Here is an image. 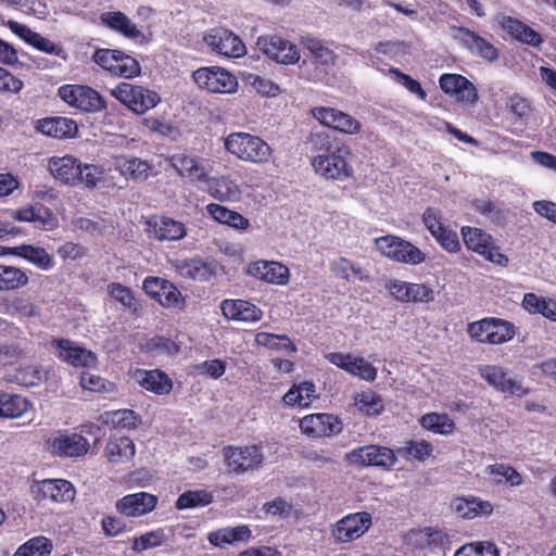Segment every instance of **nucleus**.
<instances>
[{"mask_svg":"<svg viewBox=\"0 0 556 556\" xmlns=\"http://www.w3.org/2000/svg\"><path fill=\"white\" fill-rule=\"evenodd\" d=\"M354 404L361 413L368 416H377L383 410L381 396L372 391L356 394Z\"/></svg>","mask_w":556,"mask_h":556,"instance_id":"obj_52","label":"nucleus"},{"mask_svg":"<svg viewBox=\"0 0 556 556\" xmlns=\"http://www.w3.org/2000/svg\"><path fill=\"white\" fill-rule=\"evenodd\" d=\"M445 538L444 532L433 528L414 529L406 535L407 542L416 548L439 546Z\"/></svg>","mask_w":556,"mask_h":556,"instance_id":"obj_42","label":"nucleus"},{"mask_svg":"<svg viewBox=\"0 0 556 556\" xmlns=\"http://www.w3.org/2000/svg\"><path fill=\"white\" fill-rule=\"evenodd\" d=\"M300 429L303 434L311 438H326L341 432L340 420L330 414H311L300 420Z\"/></svg>","mask_w":556,"mask_h":556,"instance_id":"obj_18","label":"nucleus"},{"mask_svg":"<svg viewBox=\"0 0 556 556\" xmlns=\"http://www.w3.org/2000/svg\"><path fill=\"white\" fill-rule=\"evenodd\" d=\"M420 424L425 429L442 435H448L455 430V422L446 414H426L420 418Z\"/></svg>","mask_w":556,"mask_h":556,"instance_id":"obj_47","label":"nucleus"},{"mask_svg":"<svg viewBox=\"0 0 556 556\" xmlns=\"http://www.w3.org/2000/svg\"><path fill=\"white\" fill-rule=\"evenodd\" d=\"M220 309L225 318L244 323L258 321L263 312L255 304L245 300H224Z\"/></svg>","mask_w":556,"mask_h":556,"instance_id":"obj_28","label":"nucleus"},{"mask_svg":"<svg viewBox=\"0 0 556 556\" xmlns=\"http://www.w3.org/2000/svg\"><path fill=\"white\" fill-rule=\"evenodd\" d=\"M225 149L239 160L264 165L273 157L271 147L261 137L249 132H232L225 140Z\"/></svg>","mask_w":556,"mask_h":556,"instance_id":"obj_1","label":"nucleus"},{"mask_svg":"<svg viewBox=\"0 0 556 556\" xmlns=\"http://www.w3.org/2000/svg\"><path fill=\"white\" fill-rule=\"evenodd\" d=\"M388 72L394 83L404 87L408 92L416 96L418 99L426 100L427 92L418 80L414 79L412 76L405 73H402L399 68L395 67H390Z\"/></svg>","mask_w":556,"mask_h":556,"instance_id":"obj_57","label":"nucleus"},{"mask_svg":"<svg viewBox=\"0 0 556 556\" xmlns=\"http://www.w3.org/2000/svg\"><path fill=\"white\" fill-rule=\"evenodd\" d=\"M113 165L122 176L134 181L147 180L152 169L147 161L129 155L115 156Z\"/></svg>","mask_w":556,"mask_h":556,"instance_id":"obj_30","label":"nucleus"},{"mask_svg":"<svg viewBox=\"0 0 556 556\" xmlns=\"http://www.w3.org/2000/svg\"><path fill=\"white\" fill-rule=\"evenodd\" d=\"M454 556H500V551L493 542L477 541L464 544Z\"/></svg>","mask_w":556,"mask_h":556,"instance_id":"obj_54","label":"nucleus"},{"mask_svg":"<svg viewBox=\"0 0 556 556\" xmlns=\"http://www.w3.org/2000/svg\"><path fill=\"white\" fill-rule=\"evenodd\" d=\"M157 496L148 492L128 494L116 502L118 513L127 517H140L151 513L157 504Z\"/></svg>","mask_w":556,"mask_h":556,"instance_id":"obj_26","label":"nucleus"},{"mask_svg":"<svg viewBox=\"0 0 556 556\" xmlns=\"http://www.w3.org/2000/svg\"><path fill=\"white\" fill-rule=\"evenodd\" d=\"M146 348L150 352L159 354L173 355L178 352L179 346L169 338L155 336L149 339L146 343Z\"/></svg>","mask_w":556,"mask_h":556,"instance_id":"obj_64","label":"nucleus"},{"mask_svg":"<svg viewBox=\"0 0 556 556\" xmlns=\"http://www.w3.org/2000/svg\"><path fill=\"white\" fill-rule=\"evenodd\" d=\"M480 376L495 390L509 395L522 396L528 390L522 378L508 368L497 365H483L478 369Z\"/></svg>","mask_w":556,"mask_h":556,"instance_id":"obj_5","label":"nucleus"},{"mask_svg":"<svg viewBox=\"0 0 556 556\" xmlns=\"http://www.w3.org/2000/svg\"><path fill=\"white\" fill-rule=\"evenodd\" d=\"M31 408L28 400L18 394L0 392V417L18 418Z\"/></svg>","mask_w":556,"mask_h":556,"instance_id":"obj_39","label":"nucleus"},{"mask_svg":"<svg viewBox=\"0 0 556 556\" xmlns=\"http://www.w3.org/2000/svg\"><path fill=\"white\" fill-rule=\"evenodd\" d=\"M53 549L50 539L38 535L22 544L13 556H49Z\"/></svg>","mask_w":556,"mask_h":556,"instance_id":"obj_48","label":"nucleus"},{"mask_svg":"<svg viewBox=\"0 0 556 556\" xmlns=\"http://www.w3.org/2000/svg\"><path fill=\"white\" fill-rule=\"evenodd\" d=\"M47 445L59 457H79L89 450L88 440L80 433L59 430L49 435Z\"/></svg>","mask_w":556,"mask_h":556,"instance_id":"obj_12","label":"nucleus"},{"mask_svg":"<svg viewBox=\"0 0 556 556\" xmlns=\"http://www.w3.org/2000/svg\"><path fill=\"white\" fill-rule=\"evenodd\" d=\"M111 94L137 114H143L161 101L160 96L146 87L122 83Z\"/></svg>","mask_w":556,"mask_h":556,"instance_id":"obj_4","label":"nucleus"},{"mask_svg":"<svg viewBox=\"0 0 556 556\" xmlns=\"http://www.w3.org/2000/svg\"><path fill=\"white\" fill-rule=\"evenodd\" d=\"M371 525V515L367 511L349 514L332 526L331 536L336 543L352 542L364 535Z\"/></svg>","mask_w":556,"mask_h":556,"instance_id":"obj_10","label":"nucleus"},{"mask_svg":"<svg viewBox=\"0 0 556 556\" xmlns=\"http://www.w3.org/2000/svg\"><path fill=\"white\" fill-rule=\"evenodd\" d=\"M454 509L463 518L472 519L491 515L493 505L490 501H484L477 496H469L457 498L454 502Z\"/></svg>","mask_w":556,"mask_h":556,"instance_id":"obj_37","label":"nucleus"},{"mask_svg":"<svg viewBox=\"0 0 556 556\" xmlns=\"http://www.w3.org/2000/svg\"><path fill=\"white\" fill-rule=\"evenodd\" d=\"M149 225L150 233L160 241H176L182 239L187 235L186 226L181 222L169 217H161Z\"/></svg>","mask_w":556,"mask_h":556,"instance_id":"obj_35","label":"nucleus"},{"mask_svg":"<svg viewBox=\"0 0 556 556\" xmlns=\"http://www.w3.org/2000/svg\"><path fill=\"white\" fill-rule=\"evenodd\" d=\"M247 274L267 283L286 286L289 282L290 271L287 266L275 261L258 260L247 267Z\"/></svg>","mask_w":556,"mask_h":556,"instance_id":"obj_19","label":"nucleus"},{"mask_svg":"<svg viewBox=\"0 0 556 556\" xmlns=\"http://www.w3.org/2000/svg\"><path fill=\"white\" fill-rule=\"evenodd\" d=\"M204 190L220 202H238L242 198V188L228 175L207 176Z\"/></svg>","mask_w":556,"mask_h":556,"instance_id":"obj_23","label":"nucleus"},{"mask_svg":"<svg viewBox=\"0 0 556 556\" xmlns=\"http://www.w3.org/2000/svg\"><path fill=\"white\" fill-rule=\"evenodd\" d=\"M58 94L68 105L85 112H99L104 108L101 96L88 86L63 85Z\"/></svg>","mask_w":556,"mask_h":556,"instance_id":"obj_13","label":"nucleus"},{"mask_svg":"<svg viewBox=\"0 0 556 556\" xmlns=\"http://www.w3.org/2000/svg\"><path fill=\"white\" fill-rule=\"evenodd\" d=\"M8 313L18 318H38L41 316V307L30 296H14L8 303Z\"/></svg>","mask_w":556,"mask_h":556,"instance_id":"obj_44","label":"nucleus"},{"mask_svg":"<svg viewBox=\"0 0 556 556\" xmlns=\"http://www.w3.org/2000/svg\"><path fill=\"white\" fill-rule=\"evenodd\" d=\"M170 267L181 277L194 281H208L215 274L218 264L201 257L175 258L169 261Z\"/></svg>","mask_w":556,"mask_h":556,"instance_id":"obj_16","label":"nucleus"},{"mask_svg":"<svg viewBox=\"0 0 556 556\" xmlns=\"http://www.w3.org/2000/svg\"><path fill=\"white\" fill-rule=\"evenodd\" d=\"M135 378L144 390L155 394H167L173 388L170 378L160 369L137 370Z\"/></svg>","mask_w":556,"mask_h":556,"instance_id":"obj_32","label":"nucleus"},{"mask_svg":"<svg viewBox=\"0 0 556 556\" xmlns=\"http://www.w3.org/2000/svg\"><path fill=\"white\" fill-rule=\"evenodd\" d=\"M484 472L491 477L496 485L507 484L511 488L520 486L523 483L522 475L513 466L505 463H495L485 467Z\"/></svg>","mask_w":556,"mask_h":556,"instance_id":"obj_38","label":"nucleus"},{"mask_svg":"<svg viewBox=\"0 0 556 556\" xmlns=\"http://www.w3.org/2000/svg\"><path fill=\"white\" fill-rule=\"evenodd\" d=\"M303 46L309 51L314 61L321 65L333 64L336 55L319 39L306 36L302 38Z\"/></svg>","mask_w":556,"mask_h":556,"instance_id":"obj_53","label":"nucleus"},{"mask_svg":"<svg viewBox=\"0 0 556 556\" xmlns=\"http://www.w3.org/2000/svg\"><path fill=\"white\" fill-rule=\"evenodd\" d=\"M327 359L334 366L366 381H374L377 369L364 357H355L349 353H329Z\"/></svg>","mask_w":556,"mask_h":556,"instance_id":"obj_21","label":"nucleus"},{"mask_svg":"<svg viewBox=\"0 0 556 556\" xmlns=\"http://www.w3.org/2000/svg\"><path fill=\"white\" fill-rule=\"evenodd\" d=\"M255 341L258 345H263L274 350H295L290 339L283 334L258 332L255 336Z\"/></svg>","mask_w":556,"mask_h":556,"instance_id":"obj_58","label":"nucleus"},{"mask_svg":"<svg viewBox=\"0 0 556 556\" xmlns=\"http://www.w3.org/2000/svg\"><path fill=\"white\" fill-rule=\"evenodd\" d=\"M140 71V64L136 59L123 53L122 51L118 52L114 75L131 78L139 75Z\"/></svg>","mask_w":556,"mask_h":556,"instance_id":"obj_60","label":"nucleus"},{"mask_svg":"<svg viewBox=\"0 0 556 556\" xmlns=\"http://www.w3.org/2000/svg\"><path fill=\"white\" fill-rule=\"evenodd\" d=\"M331 270L339 277L343 279H350L351 277L357 278L359 280L364 279L363 270L361 267L355 266L353 263L348 261L346 258H339L331 263Z\"/></svg>","mask_w":556,"mask_h":556,"instance_id":"obj_63","label":"nucleus"},{"mask_svg":"<svg viewBox=\"0 0 556 556\" xmlns=\"http://www.w3.org/2000/svg\"><path fill=\"white\" fill-rule=\"evenodd\" d=\"M51 348L61 361L74 367L89 368L97 364V356L93 352L68 339H53Z\"/></svg>","mask_w":556,"mask_h":556,"instance_id":"obj_15","label":"nucleus"},{"mask_svg":"<svg viewBox=\"0 0 556 556\" xmlns=\"http://www.w3.org/2000/svg\"><path fill=\"white\" fill-rule=\"evenodd\" d=\"M136 453L135 444L128 437H111L105 445L104 455L110 463L129 462Z\"/></svg>","mask_w":556,"mask_h":556,"instance_id":"obj_34","label":"nucleus"},{"mask_svg":"<svg viewBox=\"0 0 556 556\" xmlns=\"http://www.w3.org/2000/svg\"><path fill=\"white\" fill-rule=\"evenodd\" d=\"M29 277L23 269L0 264V291H14L27 286Z\"/></svg>","mask_w":556,"mask_h":556,"instance_id":"obj_43","label":"nucleus"},{"mask_svg":"<svg viewBox=\"0 0 556 556\" xmlns=\"http://www.w3.org/2000/svg\"><path fill=\"white\" fill-rule=\"evenodd\" d=\"M166 540L167 536L163 529L152 530L134 538L131 549L136 553H141L146 549L161 546Z\"/></svg>","mask_w":556,"mask_h":556,"instance_id":"obj_56","label":"nucleus"},{"mask_svg":"<svg viewBox=\"0 0 556 556\" xmlns=\"http://www.w3.org/2000/svg\"><path fill=\"white\" fill-rule=\"evenodd\" d=\"M20 257L43 271L54 267L53 256L45 248L38 245L22 244Z\"/></svg>","mask_w":556,"mask_h":556,"instance_id":"obj_45","label":"nucleus"},{"mask_svg":"<svg viewBox=\"0 0 556 556\" xmlns=\"http://www.w3.org/2000/svg\"><path fill=\"white\" fill-rule=\"evenodd\" d=\"M224 457L227 467L235 473H244L258 469L264 462L262 447L258 445L226 446Z\"/></svg>","mask_w":556,"mask_h":556,"instance_id":"obj_8","label":"nucleus"},{"mask_svg":"<svg viewBox=\"0 0 556 556\" xmlns=\"http://www.w3.org/2000/svg\"><path fill=\"white\" fill-rule=\"evenodd\" d=\"M312 115L324 126L343 134L354 135L361 130V123L356 118L333 108H314Z\"/></svg>","mask_w":556,"mask_h":556,"instance_id":"obj_17","label":"nucleus"},{"mask_svg":"<svg viewBox=\"0 0 556 556\" xmlns=\"http://www.w3.org/2000/svg\"><path fill=\"white\" fill-rule=\"evenodd\" d=\"M36 129L46 136L58 139L73 138L78 131L76 122L63 116L39 119Z\"/></svg>","mask_w":556,"mask_h":556,"instance_id":"obj_31","label":"nucleus"},{"mask_svg":"<svg viewBox=\"0 0 556 556\" xmlns=\"http://www.w3.org/2000/svg\"><path fill=\"white\" fill-rule=\"evenodd\" d=\"M492 330L486 333V344H502L511 340L515 336L514 325L509 321L490 317Z\"/></svg>","mask_w":556,"mask_h":556,"instance_id":"obj_51","label":"nucleus"},{"mask_svg":"<svg viewBox=\"0 0 556 556\" xmlns=\"http://www.w3.org/2000/svg\"><path fill=\"white\" fill-rule=\"evenodd\" d=\"M105 422L116 428L131 429L136 427L138 417L134 410L118 409L108 413Z\"/></svg>","mask_w":556,"mask_h":556,"instance_id":"obj_59","label":"nucleus"},{"mask_svg":"<svg viewBox=\"0 0 556 556\" xmlns=\"http://www.w3.org/2000/svg\"><path fill=\"white\" fill-rule=\"evenodd\" d=\"M170 163L181 177L192 182H204L208 176L203 162L197 156L178 153L170 157Z\"/></svg>","mask_w":556,"mask_h":556,"instance_id":"obj_29","label":"nucleus"},{"mask_svg":"<svg viewBox=\"0 0 556 556\" xmlns=\"http://www.w3.org/2000/svg\"><path fill=\"white\" fill-rule=\"evenodd\" d=\"M12 217L18 222L37 223L42 226L50 225L54 219L52 212L42 205L18 208L12 213Z\"/></svg>","mask_w":556,"mask_h":556,"instance_id":"obj_46","label":"nucleus"},{"mask_svg":"<svg viewBox=\"0 0 556 556\" xmlns=\"http://www.w3.org/2000/svg\"><path fill=\"white\" fill-rule=\"evenodd\" d=\"M496 23L518 42L533 48H539L544 42L543 37L536 30L516 17L498 14L496 16Z\"/></svg>","mask_w":556,"mask_h":556,"instance_id":"obj_20","label":"nucleus"},{"mask_svg":"<svg viewBox=\"0 0 556 556\" xmlns=\"http://www.w3.org/2000/svg\"><path fill=\"white\" fill-rule=\"evenodd\" d=\"M206 43L217 53L227 58H240L245 53V46L233 33L219 28L205 37Z\"/></svg>","mask_w":556,"mask_h":556,"instance_id":"obj_22","label":"nucleus"},{"mask_svg":"<svg viewBox=\"0 0 556 556\" xmlns=\"http://www.w3.org/2000/svg\"><path fill=\"white\" fill-rule=\"evenodd\" d=\"M432 451V445L426 440H410L397 450V454L406 459L414 458L424 462Z\"/></svg>","mask_w":556,"mask_h":556,"instance_id":"obj_55","label":"nucleus"},{"mask_svg":"<svg viewBox=\"0 0 556 556\" xmlns=\"http://www.w3.org/2000/svg\"><path fill=\"white\" fill-rule=\"evenodd\" d=\"M100 20L106 27L122 34L128 39H139L143 37V34L137 25L123 12H104L101 14Z\"/></svg>","mask_w":556,"mask_h":556,"instance_id":"obj_33","label":"nucleus"},{"mask_svg":"<svg viewBox=\"0 0 556 556\" xmlns=\"http://www.w3.org/2000/svg\"><path fill=\"white\" fill-rule=\"evenodd\" d=\"M462 236L465 245L469 250L482 255L485 260L501 266H505L508 263L507 256L501 253L500 249L493 244L492 237L485 231L466 226L462 228Z\"/></svg>","mask_w":556,"mask_h":556,"instance_id":"obj_11","label":"nucleus"},{"mask_svg":"<svg viewBox=\"0 0 556 556\" xmlns=\"http://www.w3.org/2000/svg\"><path fill=\"white\" fill-rule=\"evenodd\" d=\"M80 161L73 155L52 156L48 161V170L65 185L76 186L80 174Z\"/></svg>","mask_w":556,"mask_h":556,"instance_id":"obj_27","label":"nucleus"},{"mask_svg":"<svg viewBox=\"0 0 556 556\" xmlns=\"http://www.w3.org/2000/svg\"><path fill=\"white\" fill-rule=\"evenodd\" d=\"M348 463L361 467L391 468L396 463L395 452L387 446L364 445L350 451L345 456Z\"/></svg>","mask_w":556,"mask_h":556,"instance_id":"obj_7","label":"nucleus"},{"mask_svg":"<svg viewBox=\"0 0 556 556\" xmlns=\"http://www.w3.org/2000/svg\"><path fill=\"white\" fill-rule=\"evenodd\" d=\"M316 397V388L313 382L304 381L294 384L282 397L287 406L307 407Z\"/></svg>","mask_w":556,"mask_h":556,"instance_id":"obj_41","label":"nucleus"},{"mask_svg":"<svg viewBox=\"0 0 556 556\" xmlns=\"http://www.w3.org/2000/svg\"><path fill=\"white\" fill-rule=\"evenodd\" d=\"M454 39L468 49L470 53L489 62H494L498 59V50L490 41L469 28L458 27Z\"/></svg>","mask_w":556,"mask_h":556,"instance_id":"obj_24","label":"nucleus"},{"mask_svg":"<svg viewBox=\"0 0 556 556\" xmlns=\"http://www.w3.org/2000/svg\"><path fill=\"white\" fill-rule=\"evenodd\" d=\"M29 46L47 54L59 56L63 60H66V52L62 45L43 37L39 33L35 34Z\"/></svg>","mask_w":556,"mask_h":556,"instance_id":"obj_61","label":"nucleus"},{"mask_svg":"<svg viewBox=\"0 0 556 556\" xmlns=\"http://www.w3.org/2000/svg\"><path fill=\"white\" fill-rule=\"evenodd\" d=\"M439 85L443 92L456 96L460 102L472 104L478 100L477 88L463 75L443 74L439 78Z\"/></svg>","mask_w":556,"mask_h":556,"instance_id":"obj_25","label":"nucleus"},{"mask_svg":"<svg viewBox=\"0 0 556 556\" xmlns=\"http://www.w3.org/2000/svg\"><path fill=\"white\" fill-rule=\"evenodd\" d=\"M30 493L38 503H66L75 498V488L64 479H45L34 481Z\"/></svg>","mask_w":556,"mask_h":556,"instance_id":"obj_9","label":"nucleus"},{"mask_svg":"<svg viewBox=\"0 0 556 556\" xmlns=\"http://www.w3.org/2000/svg\"><path fill=\"white\" fill-rule=\"evenodd\" d=\"M45 372L38 365H26L16 368L9 381L23 387H35L41 383Z\"/></svg>","mask_w":556,"mask_h":556,"instance_id":"obj_50","label":"nucleus"},{"mask_svg":"<svg viewBox=\"0 0 556 556\" xmlns=\"http://www.w3.org/2000/svg\"><path fill=\"white\" fill-rule=\"evenodd\" d=\"M164 288L156 301L167 308H182L185 300L177 287L169 281Z\"/></svg>","mask_w":556,"mask_h":556,"instance_id":"obj_62","label":"nucleus"},{"mask_svg":"<svg viewBox=\"0 0 556 556\" xmlns=\"http://www.w3.org/2000/svg\"><path fill=\"white\" fill-rule=\"evenodd\" d=\"M523 308L530 314H540L551 321L556 323V301L534 293H526L522 299Z\"/></svg>","mask_w":556,"mask_h":556,"instance_id":"obj_40","label":"nucleus"},{"mask_svg":"<svg viewBox=\"0 0 556 556\" xmlns=\"http://www.w3.org/2000/svg\"><path fill=\"white\" fill-rule=\"evenodd\" d=\"M207 215L215 222L227 225L237 230H247L250 227V220L240 213L232 211L217 203H210L205 207Z\"/></svg>","mask_w":556,"mask_h":556,"instance_id":"obj_36","label":"nucleus"},{"mask_svg":"<svg viewBox=\"0 0 556 556\" xmlns=\"http://www.w3.org/2000/svg\"><path fill=\"white\" fill-rule=\"evenodd\" d=\"M349 151L341 147L333 151L326 150L312 160V166L317 175L327 180L343 181L352 176V166L348 163Z\"/></svg>","mask_w":556,"mask_h":556,"instance_id":"obj_2","label":"nucleus"},{"mask_svg":"<svg viewBox=\"0 0 556 556\" xmlns=\"http://www.w3.org/2000/svg\"><path fill=\"white\" fill-rule=\"evenodd\" d=\"M375 247L394 262L419 265L426 261V254L419 248L396 236L379 237L375 239Z\"/></svg>","mask_w":556,"mask_h":556,"instance_id":"obj_3","label":"nucleus"},{"mask_svg":"<svg viewBox=\"0 0 556 556\" xmlns=\"http://www.w3.org/2000/svg\"><path fill=\"white\" fill-rule=\"evenodd\" d=\"M213 502V494L206 490H189L181 493L175 504L179 510L207 506Z\"/></svg>","mask_w":556,"mask_h":556,"instance_id":"obj_49","label":"nucleus"},{"mask_svg":"<svg viewBox=\"0 0 556 556\" xmlns=\"http://www.w3.org/2000/svg\"><path fill=\"white\" fill-rule=\"evenodd\" d=\"M256 45L263 53L278 63L294 64L300 60L298 47L281 36H261L258 37Z\"/></svg>","mask_w":556,"mask_h":556,"instance_id":"obj_14","label":"nucleus"},{"mask_svg":"<svg viewBox=\"0 0 556 556\" xmlns=\"http://www.w3.org/2000/svg\"><path fill=\"white\" fill-rule=\"evenodd\" d=\"M194 83L208 92L232 93L237 91L238 80L230 72L218 67H201L192 74Z\"/></svg>","mask_w":556,"mask_h":556,"instance_id":"obj_6","label":"nucleus"}]
</instances>
